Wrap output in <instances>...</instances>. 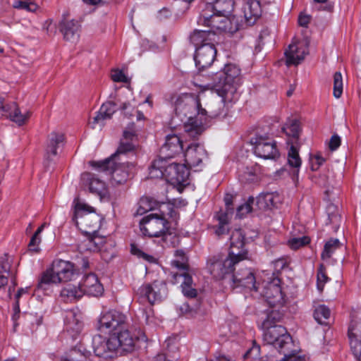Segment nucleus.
Masks as SVG:
<instances>
[{
    "instance_id": "nucleus-38",
    "label": "nucleus",
    "mask_w": 361,
    "mask_h": 361,
    "mask_svg": "<svg viewBox=\"0 0 361 361\" xmlns=\"http://www.w3.org/2000/svg\"><path fill=\"white\" fill-rule=\"evenodd\" d=\"M301 159L299 156L298 151L293 145H292L288 152V165L295 169V172L298 174L299 168L301 166Z\"/></svg>"
},
{
    "instance_id": "nucleus-22",
    "label": "nucleus",
    "mask_w": 361,
    "mask_h": 361,
    "mask_svg": "<svg viewBox=\"0 0 361 361\" xmlns=\"http://www.w3.org/2000/svg\"><path fill=\"white\" fill-rule=\"evenodd\" d=\"M167 159H157L153 162L149 169L151 178H164L171 182L174 180L175 171L178 170L177 167L178 164L173 162L165 165L164 162Z\"/></svg>"
},
{
    "instance_id": "nucleus-39",
    "label": "nucleus",
    "mask_w": 361,
    "mask_h": 361,
    "mask_svg": "<svg viewBox=\"0 0 361 361\" xmlns=\"http://www.w3.org/2000/svg\"><path fill=\"white\" fill-rule=\"evenodd\" d=\"M283 130L289 137H298L300 130L299 121L296 119L289 120L283 126Z\"/></svg>"
},
{
    "instance_id": "nucleus-11",
    "label": "nucleus",
    "mask_w": 361,
    "mask_h": 361,
    "mask_svg": "<svg viewBox=\"0 0 361 361\" xmlns=\"http://www.w3.org/2000/svg\"><path fill=\"white\" fill-rule=\"evenodd\" d=\"M128 326L127 317L117 310H109L102 313L98 329L105 333H114Z\"/></svg>"
},
{
    "instance_id": "nucleus-40",
    "label": "nucleus",
    "mask_w": 361,
    "mask_h": 361,
    "mask_svg": "<svg viewBox=\"0 0 361 361\" xmlns=\"http://www.w3.org/2000/svg\"><path fill=\"white\" fill-rule=\"evenodd\" d=\"M62 361H89L88 353L82 352L80 349H71L68 355Z\"/></svg>"
},
{
    "instance_id": "nucleus-62",
    "label": "nucleus",
    "mask_w": 361,
    "mask_h": 361,
    "mask_svg": "<svg viewBox=\"0 0 361 361\" xmlns=\"http://www.w3.org/2000/svg\"><path fill=\"white\" fill-rule=\"evenodd\" d=\"M281 361H304V360L296 355H285V357Z\"/></svg>"
},
{
    "instance_id": "nucleus-54",
    "label": "nucleus",
    "mask_w": 361,
    "mask_h": 361,
    "mask_svg": "<svg viewBox=\"0 0 361 361\" xmlns=\"http://www.w3.org/2000/svg\"><path fill=\"white\" fill-rule=\"evenodd\" d=\"M41 242V238H39V236L34 234L32 235V237L31 238V240L29 243V245H28V247H29V249L30 250H32V251H34V252H37L38 251V245L39 244V243Z\"/></svg>"
},
{
    "instance_id": "nucleus-60",
    "label": "nucleus",
    "mask_w": 361,
    "mask_h": 361,
    "mask_svg": "<svg viewBox=\"0 0 361 361\" xmlns=\"http://www.w3.org/2000/svg\"><path fill=\"white\" fill-rule=\"evenodd\" d=\"M233 197L231 194H226L224 197V202H225V204H226L228 211L230 210V206L233 203Z\"/></svg>"
},
{
    "instance_id": "nucleus-8",
    "label": "nucleus",
    "mask_w": 361,
    "mask_h": 361,
    "mask_svg": "<svg viewBox=\"0 0 361 361\" xmlns=\"http://www.w3.org/2000/svg\"><path fill=\"white\" fill-rule=\"evenodd\" d=\"M176 255L181 257V261L173 260L171 265L177 269V271H172L171 276L173 283H180L183 294L190 298H194L197 295V290L193 287L192 276L188 272V264H187L183 251L177 250Z\"/></svg>"
},
{
    "instance_id": "nucleus-1",
    "label": "nucleus",
    "mask_w": 361,
    "mask_h": 361,
    "mask_svg": "<svg viewBox=\"0 0 361 361\" xmlns=\"http://www.w3.org/2000/svg\"><path fill=\"white\" fill-rule=\"evenodd\" d=\"M135 139L136 132L132 123L123 131L120 145L114 154L102 161L90 162L99 171H109L111 175V183L114 186L124 184L134 174L135 164L126 160V154L134 151Z\"/></svg>"
},
{
    "instance_id": "nucleus-59",
    "label": "nucleus",
    "mask_w": 361,
    "mask_h": 361,
    "mask_svg": "<svg viewBox=\"0 0 361 361\" xmlns=\"http://www.w3.org/2000/svg\"><path fill=\"white\" fill-rule=\"evenodd\" d=\"M229 211H226L224 214H221L219 215L218 220L219 221V224L226 225L228 224V215Z\"/></svg>"
},
{
    "instance_id": "nucleus-15",
    "label": "nucleus",
    "mask_w": 361,
    "mask_h": 361,
    "mask_svg": "<svg viewBox=\"0 0 361 361\" xmlns=\"http://www.w3.org/2000/svg\"><path fill=\"white\" fill-rule=\"evenodd\" d=\"M185 163L188 168H198L200 170L204 161L207 159V152L203 145L193 143L189 145L185 153Z\"/></svg>"
},
{
    "instance_id": "nucleus-43",
    "label": "nucleus",
    "mask_w": 361,
    "mask_h": 361,
    "mask_svg": "<svg viewBox=\"0 0 361 361\" xmlns=\"http://www.w3.org/2000/svg\"><path fill=\"white\" fill-rule=\"evenodd\" d=\"M78 250L80 252H84L85 251L95 252L99 250L97 244L94 242V240L92 238H87L82 240L78 245Z\"/></svg>"
},
{
    "instance_id": "nucleus-56",
    "label": "nucleus",
    "mask_w": 361,
    "mask_h": 361,
    "mask_svg": "<svg viewBox=\"0 0 361 361\" xmlns=\"http://www.w3.org/2000/svg\"><path fill=\"white\" fill-rule=\"evenodd\" d=\"M341 145V139L338 135H333L329 142V148L331 150L336 149Z\"/></svg>"
},
{
    "instance_id": "nucleus-47",
    "label": "nucleus",
    "mask_w": 361,
    "mask_h": 361,
    "mask_svg": "<svg viewBox=\"0 0 361 361\" xmlns=\"http://www.w3.org/2000/svg\"><path fill=\"white\" fill-rule=\"evenodd\" d=\"M131 253L149 262H154L156 260L153 256L145 253L135 244L131 245Z\"/></svg>"
},
{
    "instance_id": "nucleus-29",
    "label": "nucleus",
    "mask_w": 361,
    "mask_h": 361,
    "mask_svg": "<svg viewBox=\"0 0 361 361\" xmlns=\"http://www.w3.org/2000/svg\"><path fill=\"white\" fill-rule=\"evenodd\" d=\"M60 30L66 40L74 42L79 38L80 25L74 20H64L61 23Z\"/></svg>"
},
{
    "instance_id": "nucleus-3",
    "label": "nucleus",
    "mask_w": 361,
    "mask_h": 361,
    "mask_svg": "<svg viewBox=\"0 0 361 361\" xmlns=\"http://www.w3.org/2000/svg\"><path fill=\"white\" fill-rule=\"evenodd\" d=\"M233 6L232 0H210L204 4L198 23L233 32L237 28L228 27L231 20L227 16L233 11Z\"/></svg>"
},
{
    "instance_id": "nucleus-17",
    "label": "nucleus",
    "mask_w": 361,
    "mask_h": 361,
    "mask_svg": "<svg viewBox=\"0 0 361 361\" xmlns=\"http://www.w3.org/2000/svg\"><path fill=\"white\" fill-rule=\"evenodd\" d=\"M228 255L240 262L247 259V251L245 249V235L241 229H235L232 231Z\"/></svg>"
},
{
    "instance_id": "nucleus-13",
    "label": "nucleus",
    "mask_w": 361,
    "mask_h": 361,
    "mask_svg": "<svg viewBox=\"0 0 361 361\" xmlns=\"http://www.w3.org/2000/svg\"><path fill=\"white\" fill-rule=\"evenodd\" d=\"M308 47L309 42L307 39L293 41L284 53L286 64L289 66L300 63L309 54Z\"/></svg>"
},
{
    "instance_id": "nucleus-58",
    "label": "nucleus",
    "mask_w": 361,
    "mask_h": 361,
    "mask_svg": "<svg viewBox=\"0 0 361 361\" xmlns=\"http://www.w3.org/2000/svg\"><path fill=\"white\" fill-rule=\"evenodd\" d=\"M171 16V11L166 8L160 10L159 13V18L160 19L167 18Z\"/></svg>"
},
{
    "instance_id": "nucleus-50",
    "label": "nucleus",
    "mask_w": 361,
    "mask_h": 361,
    "mask_svg": "<svg viewBox=\"0 0 361 361\" xmlns=\"http://www.w3.org/2000/svg\"><path fill=\"white\" fill-rule=\"evenodd\" d=\"M14 7L16 8L25 9L30 12H34L37 9V6L32 2L25 1H17L15 2Z\"/></svg>"
},
{
    "instance_id": "nucleus-23",
    "label": "nucleus",
    "mask_w": 361,
    "mask_h": 361,
    "mask_svg": "<svg viewBox=\"0 0 361 361\" xmlns=\"http://www.w3.org/2000/svg\"><path fill=\"white\" fill-rule=\"evenodd\" d=\"M183 145L179 137L175 134L168 135L164 144L161 146L159 159H169L180 153Z\"/></svg>"
},
{
    "instance_id": "nucleus-24",
    "label": "nucleus",
    "mask_w": 361,
    "mask_h": 361,
    "mask_svg": "<svg viewBox=\"0 0 361 361\" xmlns=\"http://www.w3.org/2000/svg\"><path fill=\"white\" fill-rule=\"evenodd\" d=\"M83 295L98 297L102 295L104 288L98 277L93 273L85 275L79 283Z\"/></svg>"
},
{
    "instance_id": "nucleus-64",
    "label": "nucleus",
    "mask_w": 361,
    "mask_h": 361,
    "mask_svg": "<svg viewBox=\"0 0 361 361\" xmlns=\"http://www.w3.org/2000/svg\"><path fill=\"white\" fill-rule=\"evenodd\" d=\"M207 361H232L230 358L225 355L216 356Z\"/></svg>"
},
{
    "instance_id": "nucleus-46",
    "label": "nucleus",
    "mask_w": 361,
    "mask_h": 361,
    "mask_svg": "<svg viewBox=\"0 0 361 361\" xmlns=\"http://www.w3.org/2000/svg\"><path fill=\"white\" fill-rule=\"evenodd\" d=\"M255 202V199L252 197H249L247 201L239 206L237 209L236 216L239 218H243L245 215L252 211V204Z\"/></svg>"
},
{
    "instance_id": "nucleus-20",
    "label": "nucleus",
    "mask_w": 361,
    "mask_h": 361,
    "mask_svg": "<svg viewBox=\"0 0 361 361\" xmlns=\"http://www.w3.org/2000/svg\"><path fill=\"white\" fill-rule=\"evenodd\" d=\"M113 342L115 343V348L117 354L122 355L124 353H130L134 350L136 338L133 336L128 329H121L113 334Z\"/></svg>"
},
{
    "instance_id": "nucleus-10",
    "label": "nucleus",
    "mask_w": 361,
    "mask_h": 361,
    "mask_svg": "<svg viewBox=\"0 0 361 361\" xmlns=\"http://www.w3.org/2000/svg\"><path fill=\"white\" fill-rule=\"evenodd\" d=\"M254 153L264 159H276L279 157L276 142L271 137L264 135H256L250 139Z\"/></svg>"
},
{
    "instance_id": "nucleus-32",
    "label": "nucleus",
    "mask_w": 361,
    "mask_h": 361,
    "mask_svg": "<svg viewBox=\"0 0 361 361\" xmlns=\"http://www.w3.org/2000/svg\"><path fill=\"white\" fill-rule=\"evenodd\" d=\"M12 262V257L7 254L0 257V290L8 284Z\"/></svg>"
},
{
    "instance_id": "nucleus-51",
    "label": "nucleus",
    "mask_w": 361,
    "mask_h": 361,
    "mask_svg": "<svg viewBox=\"0 0 361 361\" xmlns=\"http://www.w3.org/2000/svg\"><path fill=\"white\" fill-rule=\"evenodd\" d=\"M245 355L252 358L254 361L259 360L260 346L255 343L252 347L247 352Z\"/></svg>"
},
{
    "instance_id": "nucleus-45",
    "label": "nucleus",
    "mask_w": 361,
    "mask_h": 361,
    "mask_svg": "<svg viewBox=\"0 0 361 361\" xmlns=\"http://www.w3.org/2000/svg\"><path fill=\"white\" fill-rule=\"evenodd\" d=\"M153 203L148 197H142L138 202L137 215H142L153 209Z\"/></svg>"
},
{
    "instance_id": "nucleus-2",
    "label": "nucleus",
    "mask_w": 361,
    "mask_h": 361,
    "mask_svg": "<svg viewBox=\"0 0 361 361\" xmlns=\"http://www.w3.org/2000/svg\"><path fill=\"white\" fill-rule=\"evenodd\" d=\"M176 114L188 118L184 125V130L190 136L195 137L202 133L203 130L202 120L193 117L194 114L197 116H206L209 112L212 116H220L224 114L222 110H215L212 105L208 106V111L201 106L200 100L194 95L184 94L179 95L174 101Z\"/></svg>"
},
{
    "instance_id": "nucleus-14",
    "label": "nucleus",
    "mask_w": 361,
    "mask_h": 361,
    "mask_svg": "<svg viewBox=\"0 0 361 361\" xmlns=\"http://www.w3.org/2000/svg\"><path fill=\"white\" fill-rule=\"evenodd\" d=\"M166 285L161 281L145 283L136 291L140 299L148 301L150 305L159 302L166 295Z\"/></svg>"
},
{
    "instance_id": "nucleus-26",
    "label": "nucleus",
    "mask_w": 361,
    "mask_h": 361,
    "mask_svg": "<svg viewBox=\"0 0 361 361\" xmlns=\"http://www.w3.org/2000/svg\"><path fill=\"white\" fill-rule=\"evenodd\" d=\"M64 143V135L59 132L53 131L47 137L45 147V159L51 160L57 155L58 149L61 148Z\"/></svg>"
},
{
    "instance_id": "nucleus-19",
    "label": "nucleus",
    "mask_w": 361,
    "mask_h": 361,
    "mask_svg": "<svg viewBox=\"0 0 361 361\" xmlns=\"http://www.w3.org/2000/svg\"><path fill=\"white\" fill-rule=\"evenodd\" d=\"M216 50L212 43H205L195 50V61L196 67L201 70L209 67L214 62Z\"/></svg>"
},
{
    "instance_id": "nucleus-27",
    "label": "nucleus",
    "mask_w": 361,
    "mask_h": 361,
    "mask_svg": "<svg viewBox=\"0 0 361 361\" xmlns=\"http://www.w3.org/2000/svg\"><path fill=\"white\" fill-rule=\"evenodd\" d=\"M282 202V197L277 192H262L256 200V205L261 210L271 209Z\"/></svg>"
},
{
    "instance_id": "nucleus-36",
    "label": "nucleus",
    "mask_w": 361,
    "mask_h": 361,
    "mask_svg": "<svg viewBox=\"0 0 361 361\" xmlns=\"http://www.w3.org/2000/svg\"><path fill=\"white\" fill-rule=\"evenodd\" d=\"M330 315L329 308L324 305L317 306L314 311V318L320 324H327Z\"/></svg>"
},
{
    "instance_id": "nucleus-61",
    "label": "nucleus",
    "mask_w": 361,
    "mask_h": 361,
    "mask_svg": "<svg viewBox=\"0 0 361 361\" xmlns=\"http://www.w3.org/2000/svg\"><path fill=\"white\" fill-rule=\"evenodd\" d=\"M180 311L184 314L192 313L193 312V308L191 307L188 303L183 304L180 307Z\"/></svg>"
},
{
    "instance_id": "nucleus-53",
    "label": "nucleus",
    "mask_w": 361,
    "mask_h": 361,
    "mask_svg": "<svg viewBox=\"0 0 361 361\" xmlns=\"http://www.w3.org/2000/svg\"><path fill=\"white\" fill-rule=\"evenodd\" d=\"M111 78L114 82H128V78L126 75L121 71L118 70H115L112 72Z\"/></svg>"
},
{
    "instance_id": "nucleus-5",
    "label": "nucleus",
    "mask_w": 361,
    "mask_h": 361,
    "mask_svg": "<svg viewBox=\"0 0 361 361\" xmlns=\"http://www.w3.org/2000/svg\"><path fill=\"white\" fill-rule=\"evenodd\" d=\"M75 274L74 264L68 261L56 259L51 268L44 271L38 283V288L47 290L50 285L71 281Z\"/></svg>"
},
{
    "instance_id": "nucleus-28",
    "label": "nucleus",
    "mask_w": 361,
    "mask_h": 361,
    "mask_svg": "<svg viewBox=\"0 0 361 361\" xmlns=\"http://www.w3.org/2000/svg\"><path fill=\"white\" fill-rule=\"evenodd\" d=\"M243 11L247 23L253 25L262 14L260 2L258 0H246Z\"/></svg>"
},
{
    "instance_id": "nucleus-34",
    "label": "nucleus",
    "mask_w": 361,
    "mask_h": 361,
    "mask_svg": "<svg viewBox=\"0 0 361 361\" xmlns=\"http://www.w3.org/2000/svg\"><path fill=\"white\" fill-rule=\"evenodd\" d=\"M5 116L9 118L12 121L18 123L19 126L23 125L27 118L29 114H23L18 109L16 103L9 104L8 112L6 113Z\"/></svg>"
},
{
    "instance_id": "nucleus-63",
    "label": "nucleus",
    "mask_w": 361,
    "mask_h": 361,
    "mask_svg": "<svg viewBox=\"0 0 361 361\" xmlns=\"http://www.w3.org/2000/svg\"><path fill=\"white\" fill-rule=\"evenodd\" d=\"M351 350H352L353 353L355 355V357L357 360L361 361V343L357 344V350H355V348H351Z\"/></svg>"
},
{
    "instance_id": "nucleus-33",
    "label": "nucleus",
    "mask_w": 361,
    "mask_h": 361,
    "mask_svg": "<svg viewBox=\"0 0 361 361\" xmlns=\"http://www.w3.org/2000/svg\"><path fill=\"white\" fill-rule=\"evenodd\" d=\"M60 295L64 302H72L80 299L83 295V291L80 288V285L76 286L68 284L63 288Z\"/></svg>"
},
{
    "instance_id": "nucleus-41",
    "label": "nucleus",
    "mask_w": 361,
    "mask_h": 361,
    "mask_svg": "<svg viewBox=\"0 0 361 361\" xmlns=\"http://www.w3.org/2000/svg\"><path fill=\"white\" fill-rule=\"evenodd\" d=\"M178 170L175 171L174 180L172 183L182 184L187 181L189 176V171L188 166L185 165L178 164Z\"/></svg>"
},
{
    "instance_id": "nucleus-42",
    "label": "nucleus",
    "mask_w": 361,
    "mask_h": 361,
    "mask_svg": "<svg viewBox=\"0 0 361 361\" xmlns=\"http://www.w3.org/2000/svg\"><path fill=\"white\" fill-rule=\"evenodd\" d=\"M341 243L338 239H331L326 243L324 250L322 253V258L323 259H329L331 257L333 252L338 249Z\"/></svg>"
},
{
    "instance_id": "nucleus-12",
    "label": "nucleus",
    "mask_w": 361,
    "mask_h": 361,
    "mask_svg": "<svg viewBox=\"0 0 361 361\" xmlns=\"http://www.w3.org/2000/svg\"><path fill=\"white\" fill-rule=\"evenodd\" d=\"M167 221L163 215L151 214L145 216L140 223V231L149 237H159L165 233Z\"/></svg>"
},
{
    "instance_id": "nucleus-37",
    "label": "nucleus",
    "mask_w": 361,
    "mask_h": 361,
    "mask_svg": "<svg viewBox=\"0 0 361 361\" xmlns=\"http://www.w3.org/2000/svg\"><path fill=\"white\" fill-rule=\"evenodd\" d=\"M139 319L147 325L153 326L157 324V319L154 316L152 305L140 310Z\"/></svg>"
},
{
    "instance_id": "nucleus-35",
    "label": "nucleus",
    "mask_w": 361,
    "mask_h": 361,
    "mask_svg": "<svg viewBox=\"0 0 361 361\" xmlns=\"http://www.w3.org/2000/svg\"><path fill=\"white\" fill-rule=\"evenodd\" d=\"M89 182V189L92 193L98 195L101 197L106 195V184L104 181L94 176L90 177Z\"/></svg>"
},
{
    "instance_id": "nucleus-52",
    "label": "nucleus",
    "mask_w": 361,
    "mask_h": 361,
    "mask_svg": "<svg viewBox=\"0 0 361 361\" xmlns=\"http://www.w3.org/2000/svg\"><path fill=\"white\" fill-rule=\"evenodd\" d=\"M310 161L312 170L316 171L324 163V159L322 158L319 154H316L311 157Z\"/></svg>"
},
{
    "instance_id": "nucleus-57",
    "label": "nucleus",
    "mask_w": 361,
    "mask_h": 361,
    "mask_svg": "<svg viewBox=\"0 0 361 361\" xmlns=\"http://www.w3.org/2000/svg\"><path fill=\"white\" fill-rule=\"evenodd\" d=\"M310 20V18L307 15L300 14L298 18V24L302 27H307Z\"/></svg>"
},
{
    "instance_id": "nucleus-48",
    "label": "nucleus",
    "mask_w": 361,
    "mask_h": 361,
    "mask_svg": "<svg viewBox=\"0 0 361 361\" xmlns=\"http://www.w3.org/2000/svg\"><path fill=\"white\" fill-rule=\"evenodd\" d=\"M310 243V238L307 236L301 238H294L288 241L290 247L293 250H297L302 246L307 245Z\"/></svg>"
},
{
    "instance_id": "nucleus-25",
    "label": "nucleus",
    "mask_w": 361,
    "mask_h": 361,
    "mask_svg": "<svg viewBox=\"0 0 361 361\" xmlns=\"http://www.w3.org/2000/svg\"><path fill=\"white\" fill-rule=\"evenodd\" d=\"M348 338L350 348L357 350V344L361 343V310L355 311L351 314Z\"/></svg>"
},
{
    "instance_id": "nucleus-55",
    "label": "nucleus",
    "mask_w": 361,
    "mask_h": 361,
    "mask_svg": "<svg viewBox=\"0 0 361 361\" xmlns=\"http://www.w3.org/2000/svg\"><path fill=\"white\" fill-rule=\"evenodd\" d=\"M273 265L275 271L279 272L288 265V262L286 259L281 258L275 260L273 262Z\"/></svg>"
},
{
    "instance_id": "nucleus-4",
    "label": "nucleus",
    "mask_w": 361,
    "mask_h": 361,
    "mask_svg": "<svg viewBox=\"0 0 361 361\" xmlns=\"http://www.w3.org/2000/svg\"><path fill=\"white\" fill-rule=\"evenodd\" d=\"M240 72L237 65L229 63L215 75V80H218L215 83V90L221 97L220 102L224 104V108L238 99L237 88L241 80Z\"/></svg>"
},
{
    "instance_id": "nucleus-18",
    "label": "nucleus",
    "mask_w": 361,
    "mask_h": 361,
    "mask_svg": "<svg viewBox=\"0 0 361 361\" xmlns=\"http://www.w3.org/2000/svg\"><path fill=\"white\" fill-rule=\"evenodd\" d=\"M115 343L113 342L112 336L106 338L101 335H95L92 338V348L94 353L98 357L111 358L117 355L115 348Z\"/></svg>"
},
{
    "instance_id": "nucleus-49",
    "label": "nucleus",
    "mask_w": 361,
    "mask_h": 361,
    "mask_svg": "<svg viewBox=\"0 0 361 361\" xmlns=\"http://www.w3.org/2000/svg\"><path fill=\"white\" fill-rule=\"evenodd\" d=\"M328 279H329L324 271L323 266L320 265L319 269L317 272V289L320 292H322L323 290L324 284L327 282Z\"/></svg>"
},
{
    "instance_id": "nucleus-44",
    "label": "nucleus",
    "mask_w": 361,
    "mask_h": 361,
    "mask_svg": "<svg viewBox=\"0 0 361 361\" xmlns=\"http://www.w3.org/2000/svg\"><path fill=\"white\" fill-rule=\"evenodd\" d=\"M343 93V78L340 72H336L334 75V96L340 98Z\"/></svg>"
},
{
    "instance_id": "nucleus-7",
    "label": "nucleus",
    "mask_w": 361,
    "mask_h": 361,
    "mask_svg": "<svg viewBox=\"0 0 361 361\" xmlns=\"http://www.w3.org/2000/svg\"><path fill=\"white\" fill-rule=\"evenodd\" d=\"M272 314L267 315L262 322L264 329L263 340L269 345H273L279 352L288 350L291 346L292 338L286 329L281 325H272Z\"/></svg>"
},
{
    "instance_id": "nucleus-9",
    "label": "nucleus",
    "mask_w": 361,
    "mask_h": 361,
    "mask_svg": "<svg viewBox=\"0 0 361 361\" xmlns=\"http://www.w3.org/2000/svg\"><path fill=\"white\" fill-rule=\"evenodd\" d=\"M240 261L230 255L216 254L210 256L207 262V268L211 275L218 280L230 277L234 270V266Z\"/></svg>"
},
{
    "instance_id": "nucleus-31",
    "label": "nucleus",
    "mask_w": 361,
    "mask_h": 361,
    "mask_svg": "<svg viewBox=\"0 0 361 361\" xmlns=\"http://www.w3.org/2000/svg\"><path fill=\"white\" fill-rule=\"evenodd\" d=\"M215 38V33L209 30H195L190 37L196 49L205 43H212Z\"/></svg>"
},
{
    "instance_id": "nucleus-6",
    "label": "nucleus",
    "mask_w": 361,
    "mask_h": 361,
    "mask_svg": "<svg viewBox=\"0 0 361 361\" xmlns=\"http://www.w3.org/2000/svg\"><path fill=\"white\" fill-rule=\"evenodd\" d=\"M72 220L80 230L90 234L97 232L100 228L102 217L92 207L78 200Z\"/></svg>"
},
{
    "instance_id": "nucleus-21",
    "label": "nucleus",
    "mask_w": 361,
    "mask_h": 361,
    "mask_svg": "<svg viewBox=\"0 0 361 361\" xmlns=\"http://www.w3.org/2000/svg\"><path fill=\"white\" fill-rule=\"evenodd\" d=\"M280 282L281 281L278 276H275L264 287L262 295L270 306L274 307L278 305H282L284 302Z\"/></svg>"
},
{
    "instance_id": "nucleus-30",
    "label": "nucleus",
    "mask_w": 361,
    "mask_h": 361,
    "mask_svg": "<svg viewBox=\"0 0 361 361\" xmlns=\"http://www.w3.org/2000/svg\"><path fill=\"white\" fill-rule=\"evenodd\" d=\"M116 104L112 102H108L102 105L93 121L90 123L92 128H95L98 125L99 128L104 126V121L110 119L116 111Z\"/></svg>"
},
{
    "instance_id": "nucleus-16",
    "label": "nucleus",
    "mask_w": 361,
    "mask_h": 361,
    "mask_svg": "<svg viewBox=\"0 0 361 361\" xmlns=\"http://www.w3.org/2000/svg\"><path fill=\"white\" fill-rule=\"evenodd\" d=\"M228 283L232 288L243 287L250 290H258L255 277L250 269L239 270L235 274H231Z\"/></svg>"
}]
</instances>
